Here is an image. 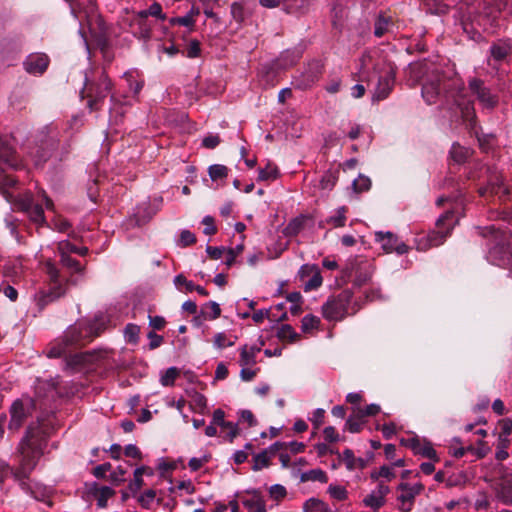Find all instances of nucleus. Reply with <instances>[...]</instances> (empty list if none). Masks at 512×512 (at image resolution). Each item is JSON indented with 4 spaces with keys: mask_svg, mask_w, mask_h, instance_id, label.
<instances>
[{
    "mask_svg": "<svg viewBox=\"0 0 512 512\" xmlns=\"http://www.w3.org/2000/svg\"><path fill=\"white\" fill-rule=\"evenodd\" d=\"M107 326L108 320L102 314L96 315L92 320L77 321L65 331L62 336L63 343L68 345L71 351L82 348L100 336Z\"/></svg>",
    "mask_w": 512,
    "mask_h": 512,
    "instance_id": "f257e3e1",
    "label": "nucleus"
},
{
    "mask_svg": "<svg viewBox=\"0 0 512 512\" xmlns=\"http://www.w3.org/2000/svg\"><path fill=\"white\" fill-rule=\"evenodd\" d=\"M48 436V426L41 423L39 419L36 424L28 426L26 435L19 445V451L22 456L21 465L25 467L31 466V470L35 469L37 461L43 453Z\"/></svg>",
    "mask_w": 512,
    "mask_h": 512,
    "instance_id": "f03ea898",
    "label": "nucleus"
},
{
    "mask_svg": "<svg viewBox=\"0 0 512 512\" xmlns=\"http://www.w3.org/2000/svg\"><path fill=\"white\" fill-rule=\"evenodd\" d=\"M410 72L416 76L426 74L422 82V97L427 104L436 103L441 91H447L457 85V79L447 80L438 68L430 69L426 63H416L409 66Z\"/></svg>",
    "mask_w": 512,
    "mask_h": 512,
    "instance_id": "7ed1b4c3",
    "label": "nucleus"
},
{
    "mask_svg": "<svg viewBox=\"0 0 512 512\" xmlns=\"http://www.w3.org/2000/svg\"><path fill=\"white\" fill-rule=\"evenodd\" d=\"M486 230H488L491 234V237L487 242V261L492 265L502 268H508L512 266L511 236L504 231L495 229L494 226L487 227Z\"/></svg>",
    "mask_w": 512,
    "mask_h": 512,
    "instance_id": "20e7f679",
    "label": "nucleus"
},
{
    "mask_svg": "<svg viewBox=\"0 0 512 512\" xmlns=\"http://www.w3.org/2000/svg\"><path fill=\"white\" fill-rule=\"evenodd\" d=\"M353 290H342L337 296L330 297L322 306V315L328 321H341L347 315H354L360 306L352 302Z\"/></svg>",
    "mask_w": 512,
    "mask_h": 512,
    "instance_id": "39448f33",
    "label": "nucleus"
},
{
    "mask_svg": "<svg viewBox=\"0 0 512 512\" xmlns=\"http://www.w3.org/2000/svg\"><path fill=\"white\" fill-rule=\"evenodd\" d=\"M453 216V211H447L441 215L436 223L438 231H432L427 235L417 237L415 241L416 249L426 251L431 247H437L443 244L445 239L450 235Z\"/></svg>",
    "mask_w": 512,
    "mask_h": 512,
    "instance_id": "423d86ee",
    "label": "nucleus"
},
{
    "mask_svg": "<svg viewBox=\"0 0 512 512\" xmlns=\"http://www.w3.org/2000/svg\"><path fill=\"white\" fill-rule=\"evenodd\" d=\"M112 86L111 79L104 71L101 72L96 81L88 82L87 78L85 79L87 106L90 111H96L102 107L112 90Z\"/></svg>",
    "mask_w": 512,
    "mask_h": 512,
    "instance_id": "0eeeda50",
    "label": "nucleus"
},
{
    "mask_svg": "<svg viewBox=\"0 0 512 512\" xmlns=\"http://www.w3.org/2000/svg\"><path fill=\"white\" fill-rule=\"evenodd\" d=\"M37 408L36 400L30 396L23 395L16 399L10 407V430H18L26 419L33 414Z\"/></svg>",
    "mask_w": 512,
    "mask_h": 512,
    "instance_id": "6e6552de",
    "label": "nucleus"
},
{
    "mask_svg": "<svg viewBox=\"0 0 512 512\" xmlns=\"http://www.w3.org/2000/svg\"><path fill=\"white\" fill-rule=\"evenodd\" d=\"M491 487L502 504L512 505V470L501 465Z\"/></svg>",
    "mask_w": 512,
    "mask_h": 512,
    "instance_id": "1a4fd4ad",
    "label": "nucleus"
},
{
    "mask_svg": "<svg viewBox=\"0 0 512 512\" xmlns=\"http://www.w3.org/2000/svg\"><path fill=\"white\" fill-rule=\"evenodd\" d=\"M468 87L483 109L492 110L498 105V95L492 92L484 84L483 80L476 77L470 78L468 80Z\"/></svg>",
    "mask_w": 512,
    "mask_h": 512,
    "instance_id": "9d476101",
    "label": "nucleus"
},
{
    "mask_svg": "<svg viewBox=\"0 0 512 512\" xmlns=\"http://www.w3.org/2000/svg\"><path fill=\"white\" fill-rule=\"evenodd\" d=\"M322 74L323 64L318 60H313L294 78V87L299 90L309 89L320 80Z\"/></svg>",
    "mask_w": 512,
    "mask_h": 512,
    "instance_id": "9b49d317",
    "label": "nucleus"
},
{
    "mask_svg": "<svg viewBox=\"0 0 512 512\" xmlns=\"http://www.w3.org/2000/svg\"><path fill=\"white\" fill-rule=\"evenodd\" d=\"M19 208L27 214L30 221L37 226L46 224L44 210L41 204L36 203L30 194H24L18 200Z\"/></svg>",
    "mask_w": 512,
    "mask_h": 512,
    "instance_id": "f8f14e48",
    "label": "nucleus"
},
{
    "mask_svg": "<svg viewBox=\"0 0 512 512\" xmlns=\"http://www.w3.org/2000/svg\"><path fill=\"white\" fill-rule=\"evenodd\" d=\"M375 240L380 243L382 249L386 253L396 252L397 254L402 255L407 253L409 250V247L404 242L399 241L397 236L391 232H376Z\"/></svg>",
    "mask_w": 512,
    "mask_h": 512,
    "instance_id": "ddd939ff",
    "label": "nucleus"
},
{
    "mask_svg": "<svg viewBox=\"0 0 512 512\" xmlns=\"http://www.w3.org/2000/svg\"><path fill=\"white\" fill-rule=\"evenodd\" d=\"M298 276L305 288H319L323 282L320 268L315 264L302 265L298 271Z\"/></svg>",
    "mask_w": 512,
    "mask_h": 512,
    "instance_id": "4468645a",
    "label": "nucleus"
},
{
    "mask_svg": "<svg viewBox=\"0 0 512 512\" xmlns=\"http://www.w3.org/2000/svg\"><path fill=\"white\" fill-rule=\"evenodd\" d=\"M394 82L395 72L392 67H388L383 74L379 76L373 99L383 100L387 98L394 86Z\"/></svg>",
    "mask_w": 512,
    "mask_h": 512,
    "instance_id": "2eb2a0df",
    "label": "nucleus"
},
{
    "mask_svg": "<svg viewBox=\"0 0 512 512\" xmlns=\"http://www.w3.org/2000/svg\"><path fill=\"white\" fill-rule=\"evenodd\" d=\"M60 261L62 265L68 269H71L74 274L71 278L66 282L67 285L76 286L81 283V280L85 276V268L82 266L76 259L72 258L70 254L59 252Z\"/></svg>",
    "mask_w": 512,
    "mask_h": 512,
    "instance_id": "dca6fc26",
    "label": "nucleus"
},
{
    "mask_svg": "<svg viewBox=\"0 0 512 512\" xmlns=\"http://www.w3.org/2000/svg\"><path fill=\"white\" fill-rule=\"evenodd\" d=\"M49 58L43 53H34L27 56L24 61L25 70L33 75H41L48 67Z\"/></svg>",
    "mask_w": 512,
    "mask_h": 512,
    "instance_id": "f3484780",
    "label": "nucleus"
},
{
    "mask_svg": "<svg viewBox=\"0 0 512 512\" xmlns=\"http://www.w3.org/2000/svg\"><path fill=\"white\" fill-rule=\"evenodd\" d=\"M214 425L219 426L221 429H230L228 434V441L232 443L239 435V428L237 424L225 420V412L222 409H216L213 412L212 422Z\"/></svg>",
    "mask_w": 512,
    "mask_h": 512,
    "instance_id": "a211bd4d",
    "label": "nucleus"
},
{
    "mask_svg": "<svg viewBox=\"0 0 512 512\" xmlns=\"http://www.w3.org/2000/svg\"><path fill=\"white\" fill-rule=\"evenodd\" d=\"M302 57V50L299 48L286 49L275 62V66L280 69H287L294 66Z\"/></svg>",
    "mask_w": 512,
    "mask_h": 512,
    "instance_id": "6ab92c4d",
    "label": "nucleus"
},
{
    "mask_svg": "<svg viewBox=\"0 0 512 512\" xmlns=\"http://www.w3.org/2000/svg\"><path fill=\"white\" fill-rule=\"evenodd\" d=\"M488 193L490 194H507L508 190L504 186V180L503 177L499 174H493L488 180V183L486 186L479 188V194L480 196H486Z\"/></svg>",
    "mask_w": 512,
    "mask_h": 512,
    "instance_id": "aec40b11",
    "label": "nucleus"
},
{
    "mask_svg": "<svg viewBox=\"0 0 512 512\" xmlns=\"http://www.w3.org/2000/svg\"><path fill=\"white\" fill-rule=\"evenodd\" d=\"M397 489L403 492L397 497L399 502L409 501L414 504L415 497L422 493L424 490V485L422 483L410 485L409 483L402 482L398 485Z\"/></svg>",
    "mask_w": 512,
    "mask_h": 512,
    "instance_id": "412c9836",
    "label": "nucleus"
},
{
    "mask_svg": "<svg viewBox=\"0 0 512 512\" xmlns=\"http://www.w3.org/2000/svg\"><path fill=\"white\" fill-rule=\"evenodd\" d=\"M89 493L97 497L99 508H105L107 501L115 494V491L108 486H99L96 482L92 483L88 489Z\"/></svg>",
    "mask_w": 512,
    "mask_h": 512,
    "instance_id": "4be33fe9",
    "label": "nucleus"
},
{
    "mask_svg": "<svg viewBox=\"0 0 512 512\" xmlns=\"http://www.w3.org/2000/svg\"><path fill=\"white\" fill-rule=\"evenodd\" d=\"M490 57L497 61H503L511 52V45L504 40L493 43L489 49Z\"/></svg>",
    "mask_w": 512,
    "mask_h": 512,
    "instance_id": "5701e85b",
    "label": "nucleus"
},
{
    "mask_svg": "<svg viewBox=\"0 0 512 512\" xmlns=\"http://www.w3.org/2000/svg\"><path fill=\"white\" fill-rule=\"evenodd\" d=\"M63 294L61 290H39L35 294L34 299L39 309H43L46 305L60 298Z\"/></svg>",
    "mask_w": 512,
    "mask_h": 512,
    "instance_id": "b1692460",
    "label": "nucleus"
},
{
    "mask_svg": "<svg viewBox=\"0 0 512 512\" xmlns=\"http://www.w3.org/2000/svg\"><path fill=\"white\" fill-rule=\"evenodd\" d=\"M152 475L153 471L150 467L141 466L135 469L134 471V480L131 481L128 485V489L130 492L135 495L144 485L143 475Z\"/></svg>",
    "mask_w": 512,
    "mask_h": 512,
    "instance_id": "393cba45",
    "label": "nucleus"
},
{
    "mask_svg": "<svg viewBox=\"0 0 512 512\" xmlns=\"http://www.w3.org/2000/svg\"><path fill=\"white\" fill-rule=\"evenodd\" d=\"M373 272L374 269L370 263L366 262L360 265L355 276L354 284L359 287L371 284Z\"/></svg>",
    "mask_w": 512,
    "mask_h": 512,
    "instance_id": "a878e982",
    "label": "nucleus"
},
{
    "mask_svg": "<svg viewBox=\"0 0 512 512\" xmlns=\"http://www.w3.org/2000/svg\"><path fill=\"white\" fill-rule=\"evenodd\" d=\"M148 16L155 17L157 19H160L164 21L166 19V14L163 13L162 6L158 2L152 3L148 9L146 10H140L136 13L137 19L145 22L147 20Z\"/></svg>",
    "mask_w": 512,
    "mask_h": 512,
    "instance_id": "bb28decb",
    "label": "nucleus"
},
{
    "mask_svg": "<svg viewBox=\"0 0 512 512\" xmlns=\"http://www.w3.org/2000/svg\"><path fill=\"white\" fill-rule=\"evenodd\" d=\"M123 77L127 81L129 89L133 91L134 95H138L144 86V80L138 79L140 77L138 70L131 69L126 71Z\"/></svg>",
    "mask_w": 512,
    "mask_h": 512,
    "instance_id": "cd10ccee",
    "label": "nucleus"
},
{
    "mask_svg": "<svg viewBox=\"0 0 512 512\" xmlns=\"http://www.w3.org/2000/svg\"><path fill=\"white\" fill-rule=\"evenodd\" d=\"M411 448L413 449L415 454H420L423 457H426L432 461H439L436 450L430 445H421L418 439L412 440Z\"/></svg>",
    "mask_w": 512,
    "mask_h": 512,
    "instance_id": "c85d7f7f",
    "label": "nucleus"
},
{
    "mask_svg": "<svg viewBox=\"0 0 512 512\" xmlns=\"http://www.w3.org/2000/svg\"><path fill=\"white\" fill-rule=\"evenodd\" d=\"M90 359L87 353H75L66 357V366L72 371H79Z\"/></svg>",
    "mask_w": 512,
    "mask_h": 512,
    "instance_id": "c756f323",
    "label": "nucleus"
},
{
    "mask_svg": "<svg viewBox=\"0 0 512 512\" xmlns=\"http://www.w3.org/2000/svg\"><path fill=\"white\" fill-rule=\"evenodd\" d=\"M471 155V150L467 147L461 146L458 143H453L450 149V156L457 164L464 163Z\"/></svg>",
    "mask_w": 512,
    "mask_h": 512,
    "instance_id": "7c9ffc66",
    "label": "nucleus"
},
{
    "mask_svg": "<svg viewBox=\"0 0 512 512\" xmlns=\"http://www.w3.org/2000/svg\"><path fill=\"white\" fill-rule=\"evenodd\" d=\"M242 504L249 512H266L265 502L256 491H253L252 498L244 499Z\"/></svg>",
    "mask_w": 512,
    "mask_h": 512,
    "instance_id": "2f4dec72",
    "label": "nucleus"
},
{
    "mask_svg": "<svg viewBox=\"0 0 512 512\" xmlns=\"http://www.w3.org/2000/svg\"><path fill=\"white\" fill-rule=\"evenodd\" d=\"M260 352V348L252 346L248 348L246 345L241 349L240 365L248 366L256 364V355Z\"/></svg>",
    "mask_w": 512,
    "mask_h": 512,
    "instance_id": "473e14b6",
    "label": "nucleus"
},
{
    "mask_svg": "<svg viewBox=\"0 0 512 512\" xmlns=\"http://www.w3.org/2000/svg\"><path fill=\"white\" fill-rule=\"evenodd\" d=\"M346 207H338L332 215L326 218L325 222L334 228L344 227L346 223Z\"/></svg>",
    "mask_w": 512,
    "mask_h": 512,
    "instance_id": "72a5a7b5",
    "label": "nucleus"
},
{
    "mask_svg": "<svg viewBox=\"0 0 512 512\" xmlns=\"http://www.w3.org/2000/svg\"><path fill=\"white\" fill-rule=\"evenodd\" d=\"M277 337L281 341H287L289 343H294L300 339V335L289 324H283L278 328Z\"/></svg>",
    "mask_w": 512,
    "mask_h": 512,
    "instance_id": "f704fd0d",
    "label": "nucleus"
},
{
    "mask_svg": "<svg viewBox=\"0 0 512 512\" xmlns=\"http://www.w3.org/2000/svg\"><path fill=\"white\" fill-rule=\"evenodd\" d=\"M43 271L47 274L50 281L54 284H61L60 273L55 263L50 259H43Z\"/></svg>",
    "mask_w": 512,
    "mask_h": 512,
    "instance_id": "c9c22d12",
    "label": "nucleus"
},
{
    "mask_svg": "<svg viewBox=\"0 0 512 512\" xmlns=\"http://www.w3.org/2000/svg\"><path fill=\"white\" fill-rule=\"evenodd\" d=\"M58 252H64L67 254L75 253L81 256H85L88 253L87 247H78L68 240H62L58 243Z\"/></svg>",
    "mask_w": 512,
    "mask_h": 512,
    "instance_id": "e433bc0d",
    "label": "nucleus"
},
{
    "mask_svg": "<svg viewBox=\"0 0 512 512\" xmlns=\"http://www.w3.org/2000/svg\"><path fill=\"white\" fill-rule=\"evenodd\" d=\"M300 480L301 482L318 481L321 483H326L328 481V477L326 472L322 469H312L302 473Z\"/></svg>",
    "mask_w": 512,
    "mask_h": 512,
    "instance_id": "4c0bfd02",
    "label": "nucleus"
},
{
    "mask_svg": "<svg viewBox=\"0 0 512 512\" xmlns=\"http://www.w3.org/2000/svg\"><path fill=\"white\" fill-rule=\"evenodd\" d=\"M30 155L34 165L39 167L51 157V151L47 147H38L35 151H32Z\"/></svg>",
    "mask_w": 512,
    "mask_h": 512,
    "instance_id": "58836bf2",
    "label": "nucleus"
},
{
    "mask_svg": "<svg viewBox=\"0 0 512 512\" xmlns=\"http://www.w3.org/2000/svg\"><path fill=\"white\" fill-rule=\"evenodd\" d=\"M305 512H332L328 505L316 498H310L304 504Z\"/></svg>",
    "mask_w": 512,
    "mask_h": 512,
    "instance_id": "ea45409f",
    "label": "nucleus"
},
{
    "mask_svg": "<svg viewBox=\"0 0 512 512\" xmlns=\"http://www.w3.org/2000/svg\"><path fill=\"white\" fill-rule=\"evenodd\" d=\"M270 458H271V456L265 450H262L260 453L255 454L253 456L254 463L252 466V470L260 471L263 468L269 467L271 464Z\"/></svg>",
    "mask_w": 512,
    "mask_h": 512,
    "instance_id": "a19ab883",
    "label": "nucleus"
},
{
    "mask_svg": "<svg viewBox=\"0 0 512 512\" xmlns=\"http://www.w3.org/2000/svg\"><path fill=\"white\" fill-rule=\"evenodd\" d=\"M364 423V419L357 418L356 409L353 408V413L346 420L345 427L351 433H359L362 430V426Z\"/></svg>",
    "mask_w": 512,
    "mask_h": 512,
    "instance_id": "79ce46f5",
    "label": "nucleus"
},
{
    "mask_svg": "<svg viewBox=\"0 0 512 512\" xmlns=\"http://www.w3.org/2000/svg\"><path fill=\"white\" fill-rule=\"evenodd\" d=\"M279 176V171L276 166L268 163L265 168L259 169L258 181L275 180Z\"/></svg>",
    "mask_w": 512,
    "mask_h": 512,
    "instance_id": "37998d69",
    "label": "nucleus"
},
{
    "mask_svg": "<svg viewBox=\"0 0 512 512\" xmlns=\"http://www.w3.org/2000/svg\"><path fill=\"white\" fill-rule=\"evenodd\" d=\"M70 351L71 350L68 347V345L63 343V337H62L57 343H55L52 347L49 348V350L47 352V356L49 358H59L63 355H66Z\"/></svg>",
    "mask_w": 512,
    "mask_h": 512,
    "instance_id": "c03bdc74",
    "label": "nucleus"
},
{
    "mask_svg": "<svg viewBox=\"0 0 512 512\" xmlns=\"http://www.w3.org/2000/svg\"><path fill=\"white\" fill-rule=\"evenodd\" d=\"M207 407V399L206 397L197 392L194 391L192 395V401L190 402V408L196 412L204 413V410Z\"/></svg>",
    "mask_w": 512,
    "mask_h": 512,
    "instance_id": "a18cd8bd",
    "label": "nucleus"
},
{
    "mask_svg": "<svg viewBox=\"0 0 512 512\" xmlns=\"http://www.w3.org/2000/svg\"><path fill=\"white\" fill-rule=\"evenodd\" d=\"M208 173L212 181L225 179L228 175V168L222 164H213L209 166Z\"/></svg>",
    "mask_w": 512,
    "mask_h": 512,
    "instance_id": "49530a36",
    "label": "nucleus"
},
{
    "mask_svg": "<svg viewBox=\"0 0 512 512\" xmlns=\"http://www.w3.org/2000/svg\"><path fill=\"white\" fill-rule=\"evenodd\" d=\"M363 503L366 507L377 511L385 504V499H382L381 496L377 495L376 492L373 491L364 498Z\"/></svg>",
    "mask_w": 512,
    "mask_h": 512,
    "instance_id": "de8ad7c7",
    "label": "nucleus"
},
{
    "mask_svg": "<svg viewBox=\"0 0 512 512\" xmlns=\"http://www.w3.org/2000/svg\"><path fill=\"white\" fill-rule=\"evenodd\" d=\"M320 318L314 315H306L301 321V329L304 333H309L314 329H317L320 325Z\"/></svg>",
    "mask_w": 512,
    "mask_h": 512,
    "instance_id": "09e8293b",
    "label": "nucleus"
},
{
    "mask_svg": "<svg viewBox=\"0 0 512 512\" xmlns=\"http://www.w3.org/2000/svg\"><path fill=\"white\" fill-rule=\"evenodd\" d=\"M236 339V336H234L233 339H231L224 332H219L215 334L213 343L217 349H223L226 347L233 346L235 344Z\"/></svg>",
    "mask_w": 512,
    "mask_h": 512,
    "instance_id": "8fccbe9b",
    "label": "nucleus"
},
{
    "mask_svg": "<svg viewBox=\"0 0 512 512\" xmlns=\"http://www.w3.org/2000/svg\"><path fill=\"white\" fill-rule=\"evenodd\" d=\"M336 182L337 177L331 172H326L325 174L322 175L319 181V187L324 191H331L335 186Z\"/></svg>",
    "mask_w": 512,
    "mask_h": 512,
    "instance_id": "3c124183",
    "label": "nucleus"
},
{
    "mask_svg": "<svg viewBox=\"0 0 512 512\" xmlns=\"http://www.w3.org/2000/svg\"><path fill=\"white\" fill-rule=\"evenodd\" d=\"M202 313H203L205 319L215 320L220 316L221 309H220V306L218 303H216L214 301H210L206 305V307Z\"/></svg>",
    "mask_w": 512,
    "mask_h": 512,
    "instance_id": "603ef678",
    "label": "nucleus"
},
{
    "mask_svg": "<svg viewBox=\"0 0 512 512\" xmlns=\"http://www.w3.org/2000/svg\"><path fill=\"white\" fill-rule=\"evenodd\" d=\"M179 376V370L176 367L168 368L161 376L160 382L163 386H173L176 378Z\"/></svg>",
    "mask_w": 512,
    "mask_h": 512,
    "instance_id": "864d4df0",
    "label": "nucleus"
},
{
    "mask_svg": "<svg viewBox=\"0 0 512 512\" xmlns=\"http://www.w3.org/2000/svg\"><path fill=\"white\" fill-rule=\"evenodd\" d=\"M356 409V416L359 419H364L367 416H375L380 412V406L378 404H370L367 405L366 408H360L357 407Z\"/></svg>",
    "mask_w": 512,
    "mask_h": 512,
    "instance_id": "5fc2aeb1",
    "label": "nucleus"
},
{
    "mask_svg": "<svg viewBox=\"0 0 512 512\" xmlns=\"http://www.w3.org/2000/svg\"><path fill=\"white\" fill-rule=\"evenodd\" d=\"M139 332H140L139 326H137L135 324H131V323L128 324L125 327V331H124L126 341L128 343L136 344L139 339Z\"/></svg>",
    "mask_w": 512,
    "mask_h": 512,
    "instance_id": "6e6d98bb",
    "label": "nucleus"
},
{
    "mask_svg": "<svg viewBox=\"0 0 512 512\" xmlns=\"http://www.w3.org/2000/svg\"><path fill=\"white\" fill-rule=\"evenodd\" d=\"M155 497L156 491L153 489H148L138 497V502L142 508L150 509Z\"/></svg>",
    "mask_w": 512,
    "mask_h": 512,
    "instance_id": "4d7b16f0",
    "label": "nucleus"
},
{
    "mask_svg": "<svg viewBox=\"0 0 512 512\" xmlns=\"http://www.w3.org/2000/svg\"><path fill=\"white\" fill-rule=\"evenodd\" d=\"M304 217H296L292 219L286 226L287 235H297L303 228Z\"/></svg>",
    "mask_w": 512,
    "mask_h": 512,
    "instance_id": "13d9d810",
    "label": "nucleus"
},
{
    "mask_svg": "<svg viewBox=\"0 0 512 512\" xmlns=\"http://www.w3.org/2000/svg\"><path fill=\"white\" fill-rule=\"evenodd\" d=\"M353 188L356 192H364L370 189L371 180L369 177L359 175L352 183Z\"/></svg>",
    "mask_w": 512,
    "mask_h": 512,
    "instance_id": "bf43d9fd",
    "label": "nucleus"
},
{
    "mask_svg": "<svg viewBox=\"0 0 512 512\" xmlns=\"http://www.w3.org/2000/svg\"><path fill=\"white\" fill-rule=\"evenodd\" d=\"M339 461H344L346 468L349 471H352L356 468V457L354 456V452L349 448H346L342 452V457L339 459Z\"/></svg>",
    "mask_w": 512,
    "mask_h": 512,
    "instance_id": "052dcab7",
    "label": "nucleus"
},
{
    "mask_svg": "<svg viewBox=\"0 0 512 512\" xmlns=\"http://www.w3.org/2000/svg\"><path fill=\"white\" fill-rule=\"evenodd\" d=\"M231 16L236 22L244 21V6L241 2H233L230 7Z\"/></svg>",
    "mask_w": 512,
    "mask_h": 512,
    "instance_id": "680f3d73",
    "label": "nucleus"
},
{
    "mask_svg": "<svg viewBox=\"0 0 512 512\" xmlns=\"http://www.w3.org/2000/svg\"><path fill=\"white\" fill-rule=\"evenodd\" d=\"M244 246L242 244L236 245L234 248L225 249V262L227 265H231L235 262L236 257L243 251Z\"/></svg>",
    "mask_w": 512,
    "mask_h": 512,
    "instance_id": "e2e57ef3",
    "label": "nucleus"
},
{
    "mask_svg": "<svg viewBox=\"0 0 512 512\" xmlns=\"http://www.w3.org/2000/svg\"><path fill=\"white\" fill-rule=\"evenodd\" d=\"M33 470L31 466L25 467L21 464L17 468H12V477L14 480L29 479V476Z\"/></svg>",
    "mask_w": 512,
    "mask_h": 512,
    "instance_id": "0e129e2a",
    "label": "nucleus"
},
{
    "mask_svg": "<svg viewBox=\"0 0 512 512\" xmlns=\"http://www.w3.org/2000/svg\"><path fill=\"white\" fill-rule=\"evenodd\" d=\"M389 20L383 16H379L375 22L374 34L377 37H381L385 34L388 29Z\"/></svg>",
    "mask_w": 512,
    "mask_h": 512,
    "instance_id": "69168bd1",
    "label": "nucleus"
},
{
    "mask_svg": "<svg viewBox=\"0 0 512 512\" xmlns=\"http://www.w3.org/2000/svg\"><path fill=\"white\" fill-rule=\"evenodd\" d=\"M211 459L210 455H204L202 458L193 457L189 460L188 466L191 471L196 472L200 470Z\"/></svg>",
    "mask_w": 512,
    "mask_h": 512,
    "instance_id": "338daca9",
    "label": "nucleus"
},
{
    "mask_svg": "<svg viewBox=\"0 0 512 512\" xmlns=\"http://www.w3.org/2000/svg\"><path fill=\"white\" fill-rule=\"evenodd\" d=\"M201 48L200 42L196 39H192L186 49V57L187 58H197L200 56Z\"/></svg>",
    "mask_w": 512,
    "mask_h": 512,
    "instance_id": "774afa93",
    "label": "nucleus"
}]
</instances>
